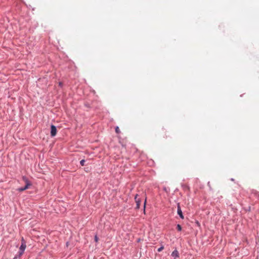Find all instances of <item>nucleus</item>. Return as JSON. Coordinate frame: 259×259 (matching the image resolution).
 Returning a JSON list of instances; mask_svg holds the SVG:
<instances>
[{
	"label": "nucleus",
	"instance_id": "nucleus-1",
	"mask_svg": "<svg viewBox=\"0 0 259 259\" xmlns=\"http://www.w3.org/2000/svg\"><path fill=\"white\" fill-rule=\"evenodd\" d=\"M22 179L25 182L26 184L24 187H21L18 189V191H19V192H22L27 189L29 186L31 185V183L28 181V180L26 177H23Z\"/></svg>",
	"mask_w": 259,
	"mask_h": 259
},
{
	"label": "nucleus",
	"instance_id": "nucleus-2",
	"mask_svg": "<svg viewBox=\"0 0 259 259\" xmlns=\"http://www.w3.org/2000/svg\"><path fill=\"white\" fill-rule=\"evenodd\" d=\"M21 241H22L21 245L19 248V252H18L19 256H21L23 254L24 251L26 247L25 241L24 240L23 237L22 238Z\"/></svg>",
	"mask_w": 259,
	"mask_h": 259
},
{
	"label": "nucleus",
	"instance_id": "nucleus-3",
	"mask_svg": "<svg viewBox=\"0 0 259 259\" xmlns=\"http://www.w3.org/2000/svg\"><path fill=\"white\" fill-rule=\"evenodd\" d=\"M135 200L136 203V209H139L140 207L141 203V198L139 197V196L138 194H136L135 197Z\"/></svg>",
	"mask_w": 259,
	"mask_h": 259
},
{
	"label": "nucleus",
	"instance_id": "nucleus-4",
	"mask_svg": "<svg viewBox=\"0 0 259 259\" xmlns=\"http://www.w3.org/2000/svg\"><path fill=\"white\" fill-rule=\"evenodd\" d=\"M57 128L56 126L53 124L51 125V136L52 137H55L57 134Z\"/></svg>",
	"mask_w": 259,
	"mask_h": 259
},
{
	"label": "nucleus",
	"instance_id": "nucleus-5",
	"mask_svg": "<svg viewBox=\"0 0 259 259\" xmlns=\"http://www.w3.org/2000/svg\"><path fill=\"white\" fill-rule=\"evenodd\" d=\"M177 213H178V215L180 216V217L181 218V219H184V215L183 214V212H182V211L181 210V208L180 205L179 203H178L177 204Z\"/></svg>",
	"mask_w": 259,
	"mask_h": 259
},
{
	"label": "nucleus",
	"instance_id": "nucleus-6",
	"mask_svg": "<svg viewBox=\"0 0 259 259\" xmlns=\"http://www.w3.org/2000/svg\"><path fill=\"white\" fill-rule=\"evenodd\" d=\"M171 256L174 257L175 258L179 256V252L177 250H175L171 253Z\"/></svg>",
	"mask_w": 259,
	"mask_h": 259
},
{
	"label": "nucleus",
	"instance_id": "nucleus-7",
	"mask_svg": "<svg viewBox=\"0 0 259 259\" xmlns=\"http://www.w3.org/2000/svg\"><path fill=\"white\" fill-rule=\"evenodd\" d=\"M177 229L178 231H182V227L180 224H178L177 225Z\"/></svg>",
	"mask_w": 259,
	"mask_h": 259
},
{
	"label": "nucleus",
	"instance_id": "nucleus-8",
	"mask_svg": "<svg viewBox=\"0 0 259 259\" xmlns=\"http://www.w3.org/2000/svg\"><path fill=\"white\" fill-rule=\"evenodd\" d=\"M115 131L116 133H117V134H119L120 133V130H119V128L118 126L115 127Z\"/></svg>",
	"mask_w": 259,
	"mask_h": 259
},
{
	"label": "nucleus",
	"instance_id": "nucleus-9",
	"mask_svg": "<svg viewBox=\"0 0 259 259\" xmlns=\"http://www.w3.org/2000/svg\"><path fill=\"white\" fill-rule=\"evenodd\" d=\"M85 162V160L82 159L80 161V164H81V166H84Z\"/></svg>",
	"mask_w": 259,
	"mask_h": 259
},
{
	"label": "nucleus",
	"instance_id": "nucleus-10",
	"mask_svg": "<svg viewBox=\"0 0 259 259\" xmlns=\"http://www.w3.org/2000/svg\"><path fill=\"white\" fill-rule=\"evenodd\" d=\"M164 248V247L163 246H161L160 247L158 248L157 249L158 252L161 251Z\"/></svg>",
	"mask_w": 259,
	"mask_h": 259
},
{
	"label": "nucleus",
	"instance_id": "nucleus-11",
	"mask_svg": "<svg viewBox=\"0 0 259 259\" xmlns=\"http://www.w3.org/2000/svg\"><path fill=\"white\" fill-rule=\"evenodd\" d=\"M84 106L87 108H91L90 105L89 103H84Z\"/></svg>",
	"mask_w": 259,
	"mask_h": 259
},
{
	"label": "nucleus",
	"instance_id": "nucleus-12",
	"mask_svg": "<svg viewBox=\"0 0 259 259\" xmlns=\"http://www.w3.org/2000/svg\"><path fill=\"white\" fill-rule=\"evenodd\" d=\"M146 199H145V202H144V211H145V207H146Z\"/></svg>",
	"mask_w": 259,
	"mask_h": 259
},
{
	"label": "nucleus",
	"instance_id": "nucleus-13",
	"mask_svg": "<svg viewBox=\"0 0 259 259\" xmlns=\"http://www.w3.org/2000/svg\"><path fill=\"white\" fill-rule=\"evenodd\" d=\"M95 241L96 242H98V238L97 236H95Z\"/></svg>",
	"mask_w": 259,
	"mask_h": 259
},
{
	"label": "nucleus",
	"instance_id": "nucleus-14",
	"mask_svg": "<svg viewBox=\"0 0 259 259\" xmlns=\"http://www.w3.org/2000/svg\"><path fill=\"white\" fill-rule=\"evenodd\" d=\"M59 86H60V87H62V85H63V83H62V82H59Z\"/></svg>",
	"mask_w": 259,
	"mask_h": 259
},
{
	"label": "nucleus",
	"instance_id": "nucleus-15",
	"mask_svg": "<svg viewBox=\"0 0 259 259\" xmlns=\"http://www.w3.org/2000/svg\"><path fill=\"white\" fill-rule=\"evenodd\" d=\"M167 136L165 135L163 136V138H167Z\"/></svg>",
	"mask_w": 259,
	"mask_h": 259
},
{
	"label": "nucleus",
	"instance_id": "nucleus-16",
	"mask_svg": "<svg viewBox=\"0 0 259 259\" xmlns=\"http://www.w3.org/2000/svg\"><path fill=\"white\" fill-rule=\"evenodd\" d=\"M162 131H163V132H165V131H165V129H164V128H162Z\"/></svg>",
	"mask_w": 259,
	"mask_h": 259
},
{
	"label": "nucleus",
	"instance_id": "nucleus-17",
	"mask_svg": "<svg viewBox=\"0 0 259 259\" xmlns=\"http://www.w3.org/2000/svg\"><path fill=\"white\" fill-rule=\"evenodd\" d=\"M231 181H234V179H233V178H232V179H231Z\"/></svg>",
	"mask_w": 259,
	"mask_h": 259
},
{
	"label": "nucleus",
	"instance_id": "nucleus-18",
	"mask_svg": "<svg viewBox=\"0 0 259 259\" xmlns=\"http://www.w3.org/2000/svg\"><path fill=\"white\" fill-rule=\"evenodd\" d=\"M197 225H199V223L198 222H197Z\"/></svg>",
	"mask_w": 259,
	"mask_h": 259
}]
</instances>
